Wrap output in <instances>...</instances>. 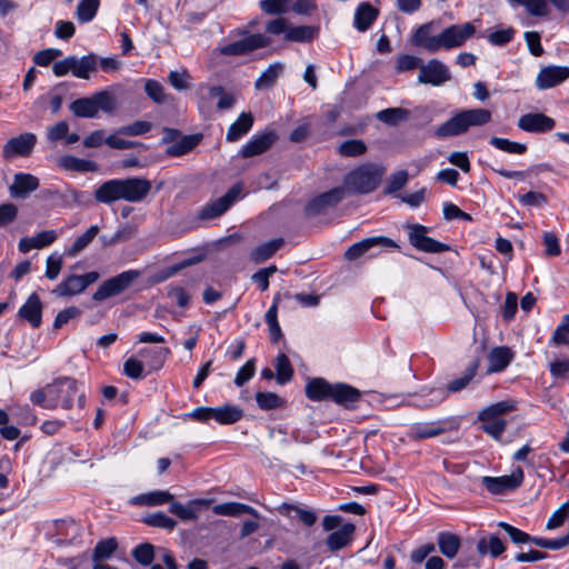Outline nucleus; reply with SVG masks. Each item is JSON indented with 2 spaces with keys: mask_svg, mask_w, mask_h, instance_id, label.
Here are the masks:
<instances>
[{
  "mask_svg": "<svg viewBox=\"0 0 569 569\" xmlns=\"http://www.w3.org/2000/svg\"><path fill=\"white\" fill-rule=\"evenodd\" d=\"M151 190V182L143 178L111 179L94 191V199L104 204L124 200L142 201Z\"/></svg>",
  "mask_w": 569,
  "mask_h": 569,
  "instance_id": "1",
  "label": "nucleus"
},
{
  "mask_svg": "<svg viewBox=\"0 0 569 569\" xmlns=\"http://www.w3.org/2000/svg\"><path fill=\"white\" fill-rule=\"evenodd\" d=\"M387 168L381 163L365 162L351 169L343 178L346 194H369L382 182Z\"/></svg>",
  "mask_w": 569,
  "mask_h": 569,
  "instance_id": "2",
  "label": "nucleus"
},
{
  "mask_svg": "<svg viewBox=\"0 0 569 569\" xmlns=\"http://www.w3.org/2000/svg\"><path fill=\"white\" fill-rule=\"evenodd\" d=\"M491 121V112L477 108L460 111L439 126L435 133L438 138L453 137L465 133L470 127H481Z\"/></svg>",
  "mask_w": 569,
  "mask_h": 569,
  "instance_id": "3",
  "label": "nucleus"
},
{
  "mask_svg": "<svg viewBox=\"0 0 569 569\" xmlns=\"http://www.w3.org/2000/svg\"><path fill=\"white\" fill-rule=\"evenodd\" d=\"M516 408L515 400H502L482 409L478 415V419L482 423V430L496 440H499L507 427V421L502 416L516 410Z\"/></svg>",
  "mask_w": 569,
  "mask_h": 569,
  "instance_id": "4",
  "label": "nucleus"
},
{
  "mask_svg": "<svg viewBox=\"0 0 569 569\" xmlns=\"http://www.w3.org/2000/svg\"><path fill=\"white\" fill-rule=\"evenodd\" d=\"M48 391L57 407L60 406L66 410L71 409L74 399H77L79 408L84 407V391L79 389V385L73 378L61 377L56 379L52 383L48 385Z\"/></svg>",
  "mask_w": 569,
  "mask_h": 569,
  "instance_id": "5",
  "label": "nucleus"
},
{
  "mask_svg": "<svg viewBox=\"0 0 569 569\" xmlns=\"http://www.w3.org/2000/svg\"><path fill=\"white\" fill-rule=\"evenodd\" d=\"M98 56L89 53L87 56L77 57L69 56L53 63L52 72L56 77H63L71 72L76 78L88 80L91 74L97 71Z\"/></svg>",
  "mask_w": 569,
  "mask_h": 569,
  "instance_id": "6",
  "label": "nucleus"
},
{
  "mask_svg": "<svg viewBox=\"0 0 569 569\" xmlns=\"http://www.w3.org/2000/svg\"><path fill=\"white\" fill-rule=\"evenodd\" d=\"M113 108V97L108 91H100L87 98H79L70 104V110L80 118H94L99 111L111 112Z\"/></svg>",
  "mask_w": 569,
  "mask_h": 569,
  "instance_id": "7",
  "label": "nucleus"
},
{
  "mask_svg": "<svg viewBox=\"0 0 569 569\" xmlns=\"http://www.w3.org/2000/svg\"><path fill=\"white\" fill-rule=\"evenodd\" d=\"M140 276L141 271L139 270L123 271L103 281L93 293L92 299L101 302L111 297L118 296L127 290Z\"/></svg>",
  "mask_w": 569,
  "mask_h": 569,
  "instance_id": "8",
  "label": "nucleus"
},
{
  "mask_svg": "<svg viewBox=\"0 0 569 569\" xmlns=\"http://www.w3.org/2000/svg\"><path fill=\"white\" fill-rule=\"evenodd\" d=\"M97 271L84 274H70L52 289L51 293L59 298H68L82 293L89 286L99 279Z\"/></svg>",
  "mask_w": 569,
  "mask_h": 569,
  "instance_id": "9",
  "label": "nucleus"
},
{
  "mask_svg": "<svg viewBox=\"0 0 569 569\" xmlns=\"http://www.w3.org/2000/svg\"><path fill=\"white\" fill-rule=\"evenodd\" d=\"M475 32L476 27L471 22L449 26L439 33V50L459 48L463 46Z\"/></svg>",
  "mask_w": 569,
  "mask_h": 569,
  "instance_id": "10",
  "label": "nucleus"
},
{
  "mask_svg": "<svg viewBox=\"0 0 569 569\" xmlns=\"http://www.w3.org/2000/svg\"><path fill=\"white\" fill-rule=\"evenodd\" d=\"M451 79L449 68L438 59H431L420 66L418 82L439 87Z\"/></svg>",
  "mask_w": 569,
  "mask_h": 569,
  "instance_id": "11",
  "label": "nucleus"
},
{
  "mask_svg": "<svg viewBox=\"0 0 569 569\" xmlns=\"http://www.w3.org/2000/svg\"><path fill=\"white\" fill-rule=\"evenodd\" d=\"M269 44L270 39L261 33L248 34L220 48V53L223 56H243Z\"/></svg>",
  "mask_w": 569,
  "mask_h": 569,
  "instance_id": "12",
  "label": "nucleus"
},
{
  "mask_svg": "<svg viewBox=\"0 0 569 569\" xmlns=\"http://www.w3.org/2000/svg\"><path fill=\"white\" fill-rule=\"evenodd\" d=\"M128 503L134 507H158L169 503L170 511L178 515V502L174 501V496L168 490H153L144 493L133 496L129 499Z\"/></svg>",
  "mask_w": 569,
  "mask_h": 569,
  "instance_id": "13",
  "label": "nucleus"
},
{
  "mask_svg": "<svg viewBox=\"0 0 569 569\" xmlns=\"http://www.w3.org/2000/svg\"><path fill=\"white\" fill-rule=\"evenodd\" d=\"M523 471L520 467L516 468L511 475L502 477H489L482 478V483L486 489L492 495H502L506 491L515 490L519 488L523 482Z\"/></svg>",
  "mask_w": 569,
  "mask_h": 569,
  "instance_id": "14",
  "label": "nucleus"
},
{
  "mask_svg": "<svg viewBox=\"0 0 569 569\" xmlns=\"http://www.w3.org/2000/svg\"><path fill=\"white\" fill-rule=\"evenodd\" d=\"M427 228L421 224L409 227V242L420 251L439 253L448 251L450 247L427 236Z\"/></svg>",
  "mask_w": 569,
  "mask_h": 569,
  "instance_id": "15",
  "label": "nucleus"
},
{
  "mask_svg": "<svg viewBox=\"0 0 569 569\" xmlns=\"http://www.w3.org/2000/svg\"><path fill=\"white\" fill-rule=\"evenodd\" d=\"M346 197L345 189L340 187L332 188L315 197L306 207L308 216H318L325 213L329 208L336 207Z\"/></svg>",
  "mask_w": 569,
  "mask_h": 569,
  "instance_id": "16",
  "label": "nucleus"
},
{
  "mask_svg": "<svg viewBox=\"0 0 569 569\" xmlns=\"http://www.w3.org/2000/svg\"><path fill=\"white\" fill-rule=\"evenodd\" d=\"M375 247H382L386 249L398 248L397 243L390 238L383 236L370 237L350 246L345 252V258L349 261L356 260Z\"/></svg>",
  "mask_w": 569,
  "mask_h": 569,
  "instance_id": "17",
  "label": "nucleus"
},
{
  "mask_svg": "<svg viewBox=\"0 0 569 569\" xmlns=\"http://www.w3.org/2000/svg\"><path fill=\"white\" fill-rule=\"evenodd\" d=\"M37 143V136L31 132L22 133L18 137L11 138L3 146V157L13 158L17 156H29Z\"/></svg>",
  "mask_w": 569,
  "mask_h": 569,
  "instance_id": "18",
  "label": "nucleus"
},
{
  "mask_svg": "<svg viewBox=\"0 0 569 569\" xmlns=\"http://www.w3.org/2000/svg\"><path fill=\"white\" fill-rule=\"evenodd\" d=\"M433 28L432 22L425 23L417 28L411 37V43L430 53L439 51V33H435Z\"/></svg>",
  "mask_w": 569,
  "mask_h": 569,
  "instance_id": "19",
  "label": "nucleus"
},
{
  "mask_svg": "<svg viewBox=\"0 0 569 569\" xmlns=\"http://www.w3.org/2000/svg\"><path fill=\"white\" fill-rule=\"evenodd\" d=\"M569 78V67L548 66L540 70L537 76L536 84L545 90L556 87Z\"/></svg>",
  "mask_w": 569,
  "mask_h": 569,
  "instance_id": "20",
  "label": "nucleus"
},
{
  "mask_svg": "<svg viewBox=\"0 0 569 569\" xmlns=\"http://www.w3.org/2000/svg\"><path fill=\"white\" fill-rule=\"evenodd\" d=\"M555 124V120L543 113H526L518 120V127L526 132H548Z\"/></svg>",
  "mask_w": 569,
  "mask_h": 569,
  "instance_id": "21",
  "label": "nucleus"
},
{
  "mask_svg": "<svg viewBox=\"0 0 569 569\" xmlns=\"http://www.w3.org/2000/svg\"><path fill=\"white\" fill-rule=\"evenodd\" d=\"M43 305L40 297L33 292L18 310V316L28 321L32 328H39L42 323Z\"/></svg>",
  "mask_w": 569,
  "mask_h": 569,
  "instance_id": "22",
  "label": "nucleus"
},
{
  "mask_svg": "<svg viewBox=\"0 0 569 569\" xmlns=\"http://www.w3.org/2000/svg\"><path fill=\"white\" fill-rule=\"evenodd\" d=\"M277 140V134L273 131L263 132L253 136L240 151L243 158H250L267 151Z\"/></svg>",
  "mask_w": 569,
  "mask_h": 569,
  "instance_id": "23",
  "label": "nucleus"
},
{
  "mask_svg": "<svg viewBox=\"0 0 569 569\" xmlns=\"http://www.w3.org/2000/svg\"><path fill=\"white\" fill-rule=\"evenodd\" d=\"M236 199V190L232 188L223 197L207 204L200 212V218L210 220L223 214Z\"/></svg>",
  "mask_w": 569,
  "mask_h": 569,
  "instance_id": "24",
  "label": "nucleus"
},
{
  "mask_svg": "<svg viewBox=\"0 0 569 569\" xmlns=\"http://www.w3.org/2000/svg\"><path fill=\"white\" fill-rule=\"evenodd\" d=\"M38 187L39 179L37 177L30 173H17L9 189L12 197L24 198L28 193L37 190Z\"/></svg>",
  "mask_w": 569,
  "mask_h": 569,
  "instance_id": "25",
  "label": "nucleus"
},
{
  "mask_svg": "<svg viewBox=\"0 0 569 569\" xmlns=\"http://www.w3.org/2000/svg\"><path fill=\"white\" fill-rule=\"evenodd\" d=\"M355 529V525L345 523L339 529L331 532L326 539V545L329 550L337 551L347 547L351 542Z\"/></svg>",
  "mask_w": 569,
  "mask_h": 569,
  "instance_id": "26",
  "label": "nucleus"
},
{
  "mask_svg": "<svg viewBox=\"0 0 569 569\" xmlns=\"http://www.w3.org/2000/svg\"><path fill=\"white\" fill-rule=\"evenodd\" d=\"M379 11L369 2H362L355 12V27L360 32L367 31L378 18Z\"/></svg>",
  "mask_w": 569,
  "mask_h": 569,
  "instance_id": "27",
  "label": "nucleus"
},
{
  "mask_svg": "<svg viewBox=\"0 0 569 569\" xmlns=\"http://www.w3.org/2000/svg\"><path fill=\"white\" fill-rule=\"evenodd\" d=\"M506 550L503 541L496 535L482 536L477 542V551L480 556L490 555L498 558Z\"/></svg>",
  "mask_w": 569,
  "mask_h": 569,
  "instance_id": "28",
  "label": "nucleus"
},
{
  "mask_svg": "<svg viewBox=\"0 0 569 569\" xmlns=\"http://www.w3.org/2000/svg\"><path fill=\"white\" fill-rule=\"evenodd\" d=\"M477 369L478 361H473L460 378L453 379L448 383L447 391L442 389L436 390L438 393V401H442L447 397V392H458L466 388L473 379Z\"/></svg>",
  "mask_w": 569,
  "mask_h": 569,
  "instance_id": "29",
  "label": "nucleus"
},
{
  "mask_svg": "<svg viewBox=\"0 0 569 569\" xmlns=\"http://www.w3.org/2000/svg\"><path fill=\"white\" fill-rule=\"evenodd\" d=\"M253 126V117L250 112H242L229 127L226 139L230 142L238 141L247 134Z\"/></svg>",
  "mask_w": 569,
  "mask_h": 569,
  "instance_id": "30",
  "label": "nucleus"
},
{
  "mask_svg": "<svg viewBox=\"0 0 569 569\" xmlns=\"http://www.w3.org/2000/svg\"><path fill=\"white\" fill-rule=\"evenodd\" d=\"M99 227L97 224L90 226L82 234L78 236L73 243L66 248L64 254L74 258L80 254L97 237Z\"/></svg>",
  "mask_w": 569,
  "mask_h": 569,
  "instance_id": "31",
  "label": "nucleus"
},
{
  "mask_svg": "<svg viewBox=\"0 0 569 569\" xmlns=\"http://www.w3.org/2000/svg\"><path fill=\"white\" fill-rule=\"evenodd\" d=\"M212 511L219 516L239 517L248 513L254 518L259 517L257 510L248 505L240 502H224L213 506Z\"/></svg>",
  "mask_w": 569,
  "mask_h": 569,
  "instance_id": "32",
  "label": "nucleus"
},
{
  "mask_svg": "<svg viewBox=\"0 0 569 569\" xmlns=\"http://www.w3.org/2000/svg\"><path fill=\"white\" fill-rule=\"evenodd\" d=\"M360 392L348 385L336 383L331 386L330 398L339 405H349L358 401Z\"/></svg>",
  "mask_w": 569,
  "mask_h": 569,
  "instance_id": "33",
  "label": "nucleus"
},
{
  "mask_svg": "<svg viewBox=\"0 0 569 569\" xmlns=\"http://www.w3.org/2000/svg\"><path fill=\"white\" fill-rule=\"evenodd\" d=\"M512 352L508 347H497L491 350L489 360V371L500 372L505 370L512 360Z\"/></svg>",
  "mask_w": 569,
  "mask_h": 569,
  "instance_id": "34",
  "label": "nucleus"
},
{
  "mask_svg": "<svg viewBox=\"0 0 569 569\" xmlns=\"http://www.w3.org/2000/svg\"><path fill=\"white\" fill-rule=\"evenodd\" d=\"M331 386L323 378H313L306 386V396L312 401L328 400L330 398Z\"/></svg>",
  "mask_w": 569,
  "mask_h": 569,
  "instance_id": "35",
  "label": "nucleus"
},
{
  "mask_svg": "<svg viewBox=\"0 0 569 569\" xmlns=\"http://www.w3.org/2000/svg\"><path fill=\"white\" fill-rule=\"evenodd\" d=\"M144 92L154 103L159 106L171 104L174 101V98L171 94L166 93L163 86L153 79H148L144 81Z\"/></svg>",
  "mask_w": 569,
  "mask_h": 569,
  "instance_id": "36",
  "label": "nucleus"
},
{
  "mask_svg": "<svg viewBox=\"0 0 569 569\" xmlns=\"http://www.w3.org/2000/svg\"><path fill=\"white\" fill-rule=\"evenodd\" d=\"M168 350L164 347L143 348L138 356L143 360L144 365L151 370H158L162 367Z\"/></svg>",
  "mask_w": 569,
  "mask_h": 569,
  "instance_id": "37",
  "label": "nucleus"
},
{
  "mask_svg": "<svg viewBox=\"0 0 569 569\" xmlns=\"http://www.w3.org/2000/svg\"><path fill=\"white\" fill-rule=\"evenodd\" d=\"M319 34V28L313 26H298L290 24L286 34V40L299 43H309L313 41Z\"/></svg>",
  "mask_w": 569,
  "mask_h": 569,
  "instance_id": "38",
  "label": "nucleus"
},
{
  "mask_svg": "<svg viewBox=\"0 0 569 569\" xmlns=\"http://www.w3.org/2000/svg\"><path fill=\"white\" fill-rule=\"evenodd\" d=\"M60 168L67 171L93 172L98 166L91 160L80 159L73 156H63L58 160Z\"/></svg>",
  "mask_w": 569,
  "mask_h": 569,
  "instance_id": "39",
  "label": "nucleus"
},
{
  "mask_svg": "<svg viewBox=\"0 0 569 569\" xmlns=\"http://www.w3.org/2000/svg\"><path fill=\"white\" fill-rule=\"evenodd\" d=\"M437 541L440 552L449 559L456 557L461 545L457 535L447 531L439 532Z\"/></svg>",
  "mask_w": 569,
  "mask_h": 569,
  "instance_id": "40",
  "label": "nucleus"
},
{
  "mask_svg": "<svg viewBox=\"0 0 569 569\" xmlns=\"http://www.w3.org/2000/svg\"><path fill=\"white\" fill-rule=\"evenodd\" d=\"M446 428L441 422L416 423L411 427L409 436L412 439L420 440L433 438L443 433Z\"/></svg>",
  "mask_w": 569,
  "mask_h": 569,
  "instance_id": "41",
  "label": "nucleus"
},
{
  "mask_svg": "<svg viewBox=\"0 0 569 569\" xmlns=\"http://www.w3.org/2000/svg\"><path fill=\"white\" fill-rule=\"evenodd\" d=\"M278 510L281 515L287 517H291V513L293 512L295 517H297L307 527L313 526L318 519L315 511L303 509L296 505L282 503Z\"/></svg>",
  "mask_w": 569,
  "mask_h": 569,
  "instance_id": "42",
  "label": "nucleus"
},
{
  "mask_svg": "<svg viewBox=\"0 0 569 569\" xmlns=\"http://www.w3.org/2000/svg\"><path fill=\"white\" fill-rule=\"evenodd\" d=\"M282 238L267 241L252 250L250 258L253 262L260 263L271 258L283 244Z\"/></svg>",
  "mask_w": 569,
  "mask_h": 569,
  "instance_id": "43",
  "label": "nucleus"
},
{
  "mask_svg": "<svg viewBox=\"0 0 569 569\" xmlns=\"http://www.w3.org/2000/svg\"><path fill=\"white\" fill-rule=\"evenodd\" d=\"M242 416V409L233 405L213 408V419L221 425L234 423L239 421Z\"/></svg>",
  "mask_w": 569,
  "mask_h": 569,
  "instance_id": "44",
  "label": "nucleus"
},
{
  "mask_svg": "<svg viewBox=\"0 0 569 569\" xmlns=\"http://www.w3.org/2000/svg\"><path fill=\"white\" fill-rule=\"evenodd\" d=\"M283 69L284 66L281 62H274L270 64L256 80L254 88L257 90H261L272 87L276 83L278 77L283 71Z\"/></svg>",
  "mask_w": 569,
  "mask_h": 569,
  "instance_id": "45",
  "label": "nucleus"
},
{
  "mask_svg": "<svg viewBox=\"0 0 569 569\" xmlns=\"http://www.w3.org/2000/svg\"><path fill=\"white\" fill-rule=\"evenodd\" d=\"M276 379L279 385H284L292 379L293 368L284 353H279L274 360Z\"/></svg>",
  "mask_w": 569,
  "mask_h": 569,
  "instance_id": "46",
  "label": "nucleus"
},
{
  "mask_svg": "<svg viewBox=\"0 0 569 569\" xmlns=\"http://www.w3.org/2000/svg\"><path fill=\"white\" fill-rule=\"evenodd\" d=\"M99 6V0H81L76 10L78 21L81 23L92 21L98 12Z\"/></svg>",
  "mask_w": 569,
  "mask_h": 569,
  "instance_id": "47",
  "label": "nucleus"
},
{
  "mask_svg": "<svg viewBox=\"0 0 569 569\" xmlns=\"http://www.w3.org/2000/svg\"><path fill=\"white\" fill-rule=\"evenodd\" d=\"M117 548L118 542L116 538L101 540L97 543L93 550L92 560L94 563H101V561L109 559Z\"/></svg>",
  "mask_w": 569,
  "mask_h": 569,
  "instance_id": "48",
  "label": "nucleus"
},
{
  "mask_svg": "<svg viewBox=\"0 0 569 569\" xmlns=\"http://www.w3.org/2000/svg\"><path fill=\"white\" fill-rule=\"evenodd\" d=\"M489 143L496 149L507 153L522 154L527 151V146L525 143L510 141L506 138L491 137Z\"/></svg>",
  "mask_w": 569,
  "mask_h": 569,
  "instance_id": "49",
  "label": "nucleus"
},
{
  "mask_svg": "<svg viewBox=\"0 0 569 569\" xmlns=\"http://www.w3.org/2000/svg\"><path fill=\"white\" fill-rule=\"evenodd\" d=\"M367 151L366 143L360 139H350L343 141L338 147V153L342 157H360Z\"/></svg>",
  "mask_w": 569,
  "mask_h": 569,
  "instance_id": "50",
  "label": "nucleus"
},
{
  "mask_svg": "<svg viewBox=\"0 0 569 569\" xmlns=\"http://www.w3.org/2000/svg\"><path fill=\"white\" fill-rule=\"evenodd\" d=\"M208 96L210 99H218L217 108L219 110L231 109L236 102V98L230 93H226L223 88L220 86L210 87Z\"/></svg>",
  "mask_w": 569,
  "mask_h": 569,
  "instance_id": "51",
  "label": "nucleus"
},
{
  "mask_svg": "<svg viewBox=\"0 0 569 569\" xmlns=\"http://www.w3.org/2000/svg\"><path fill=\"white\" fill-rule=\"evenodd\" d=\"M210 500L197 499L190 501L188 505H180V520H194L198 518L202 508H208Z\"/></svg>",
  "mask_w": 569,
  "mask_h": 569,
  "instance_id": "52",
  "label": "nucleus"
},
{
  "mask_svg": "<svg viewBox=\"0 0 569 569\" xmlns=\"http://www.w3.org/2000/svg\"><path fill=\"white\" fill-rule=\"evenodd\" d=\"M513 4L525 7L527 12L533 17L547 16L549 8L547 0H509Z\"/></svg>",
  "mask_w": 569,
  "mask_h": 569,
  "instance_id": "53",
  "label": "nucleus"
},
{
  "mask_svg": "<svg viewBox=\"0 0 569 569\" xmlns=\"http://www.w3.org/2000/svg\"><path fill=\"white\" fill-rule=\"evenodd\" d=\"M408 110L402 108H388L377 113V119L386 124L395 126L408 117Z\"/></svg>",
  "mask_w": 569,
  "mask_h": 569,
  "instance_id": "54",
  "label": "nucleus"
},
{
  "mask_svg": "<svg viewBox=\"0 0 569 569\" xmlns=\"http://www.w3.org/2000/svg\"><path fill=\"white\" fill-rule=\"evenodd\" d=\"M259 6L267 14H282L290 11L291 0H260Z\"/></svg>",
  "mask_w": 569,
  "mask_h": 569,
  "instance_id": "55",
  "label": "nucleus"
},
{
  "mask_svg": "<svg viewBox=\"0 0 569 569\" xmlns=\"http://www.w3.org/2000/svg\"><path fill=\"white\" fill-rule=\"evenodd\" d=\"M409 174L406 170H398L390 174L388 183L385 188L386 194H392L401 190L408 182Z\"/></svg>",
  "mask_w": 569,
  "mask_h": 569,
  "instance_id": "56",
  "label": "nucleus"
},
{
  "mask_svg": "<svg viewBox=\"0 0 569 569\" xmlns=\"http://www.w3.org/2000/svg\"><path fill=\"white\" fill-rule=\"evenodd\" d=\"M256 401L262 410L277 409L283 405V400L273 392H257Z\"/></svg>",
  "mask_w": 569,
  "mask_h": 569,
  "instance_id": "57",
  "label": "nucleus"
},
{
  "mask_svg": "<svg viewBox=\"0 0 569 569\" xmlns=\"http://www.w3.org/2000/svg\"><path fill=\"white\" fill-rule=\"evenodd\" d=\"M498 527L503 529L510 537L511 541L516 545L533 543L535 537L528 535L527 532H525L507 522H499Z\"/></svg>",
  "mask_w": 569,
  "mask_h": 569,
  "instance_id": "58",
  "label": "nucleus"
},
{
  "mask_svg": "<svg viewBox=\"0 0 569 569\" xmlns=\"http://www.w3.org/2000/svg\"><path fill=\"white\" fill-rule=\"evenodd\" d=\"M569 518V501L562 503L557 510L549 517L546 529L553 530L560 528L565 521Z\"/></svg>",
  "mask_w": 569,
  "mask_h": 569,
  "instance_id": "59",
  "label": "nucleus"
},
{
  "mask_svg": "<svg viewBox=\"0 0 569 569\" xmlns=\"http://www.w3.org/2000/svg\"><path fill=\"white\" fill-rule=\"evenodd\" d=\"M550 343L555 346L569 345V315L563 316L561 322L557 326Z\"/></svg>",
  "mask_w": 569,
  "mask_h": 569,
  "instance_id": "60",
  "label": "nucleus"
},
{
  "mask_svg": "<svg viewBox=\"0 0 569 569\" xmlns=\"http://www.w3.org/2000/svg\"><path fill=\"white\" fill-rule=\"evenodd\" d=\"M63 266V256L53 252L46 260V277L49 280H56Z\"/></svg>",
  "mask_w": 569,
  "mask_h": 569,
  "instance_id": "61",
  "label": "nucleus"
},
{
  "mask_svg": "<svg viewBox=\"0 0 569 569\" xmlns=\"http://www.w3.org/2000/svg\"><path fill=\"white\" fill-rule=\"evenodd\" d=\"M132 557L137 562L149 566L154 558L153 546L150 543H141L132 550Z\"/></svg>",
  "mask_w": 569,
  "mask_h": 569,
  "instance_id": "62",
  "label": "nucleus"
},
{
  "mask_svg": "<svg viewBox=\"0 0 569 569\" xmlns=\"http://www.w3.org/2000/svg\"><path fill=\"white\" fill-rule=\"evenodd\" d=\"M144 366L143 360L140 357L139 359L130 357L123 365V372L131 379H141L143 377Z\"/></svg>",
  "mask_w": 569,
  "mask_h": 569,
  "instance_id": "63",
  "label": "nucleus"
},
{
  "mask_svg": "<svg viewBox=\"0 0 569 569\" xmlns=\"http://www.w3.org/2000/svg\"><path fill=\"white\" fill-rule=\"evenodd\" d=\"M143 523L151 526V527H158V528H166V529H173L176 526V521L171 518H169L163 512H154L143 518Z\"/></svg>",
  "mask_w": 569,
  "mask_h": 569,
  "instance_id": "64",
  "label": "nucleus"
}]
</instances>
